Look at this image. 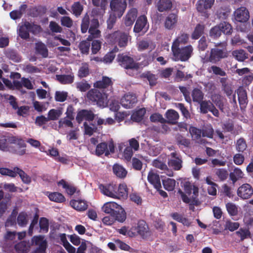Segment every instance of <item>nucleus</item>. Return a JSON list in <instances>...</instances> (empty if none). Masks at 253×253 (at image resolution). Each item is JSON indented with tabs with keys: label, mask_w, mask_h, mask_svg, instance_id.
I'll use <instances>...</instances> for the list:
<instances>
[{
	"label": "nucleus",
	"mask_w": 253,
	"mask_h": 253,
	"mask_svg": "<svg viewBox=\"0 0 253 253\" xmlns=\"http://www.w3.org/2000/svg\"><path fill=\"white\" fill-rule=\"evenodd\" d=\"M227 43L226 42L216 43L215 47L210 50L209 55H205L202 58L203 63L211 62L216 64L220 61L222 59L228 57V53L226 49Z\"/></svg>",
	"instance_id": "f257e3e1"
},
{
	"label": "nucleus",
	"mask_w": 253,
	"mask_h": 253,
	"mask_svg": "<svg viewBox=\"0 0 253 253\" xmlns=\"http://www.w3.org/2000/svg\"><path fill=\"white\" fill-rule=\"evenodd\" d=\"M103 211L110 214L115 220L120 222H124L126 218V212L124 209L115 202H107L102 207Z\"/></svg>",
	"instance_id": "f03ea898"
},
{
	"label": "nucleus",
	"mask_w": 253,
	"mask_h": 253,
	"mask_svg": "<svg viewBox=\"0 0 253 253\" xmlns=\"http://www.w3.org/2000/svg\"><path fill=\"white\" fill-rule=\"evenodd\" d=\"M193 51L191 45L184 47L171 46V51L175 61H186L191 56Z\"/></svg>",
	"instance_id": "7ed1b4c3"
},
{
	"label": "nucleus",
	"mask_w": 253,
	"mask_h": 253,
	"mask_svg": "<svg viewBox=\"0 0 253 253\" xmlns=\"http://www.w3.org/2000/svg\"><path fill=\"white\" fill-rule=\"evenodd\" d=\"M107 96V93H102L96 88L91 89L86 94V98L89 102L100 107L104 106Z\"/></svg>",
	"instance_id": "20e7f679"
},
{
	"label": "nucleus",
	"mask_w": 253,
	"mask_h": 253,
	"mask_svg": "<svg viewBox=\"0 0 253 253\" xmlns=\"http://www.w3.org/2000/svg\"><path fill=\"white\" fill-rule=\"evenodd\" d=\"M15 144L19 148H24L26 146L24 141L14 136L3 135L0 138V149L7 151L9 150V144Z\"/></svg>",
	"instance_id": "39448f33"
},
{
	"label": "nucleus",
	"mask_w": 253,
	"mask_h": 253,
	"mask_svg": "<svg viewBox=\"0 0 253 253\" xmlns=\"http://www.w3.org/2000/svg\"><path fill=\"white\" fill-rule=\"evenodd\" d=\"M117 61L122 67L126 69L137 70L139 68V63L136 62L131 56L124 53L119 54Z\"/></svg>",
	"instance_id": "423d86ee"
},
{
	"label": "nucleus",
	"mask_w": 253,
	"mask_h": 253,
	"mask_svg": "<svg viewBox=\"0 0 253 253\" xmlns=\"http://www.w3.org/2000/svg\"><path fill=\"white\" fill-rule=\"evenodd\" d=\"M115 152V146L112 140L108 143L106 142H101L96 146L95 154L97 156H101L105 154V156H109L110 153H114Z\"/></svg>",
	"instance_id": "0eeeda50"
},
{
	"label": "nucleus",
	"mask_w": 253,
	"mask_h": 253,
	"mask_svg": "<svg viewBox=\"0 0 253 253\" xmlns=\"http://www.w3.org/2000/svg\"><path fill=\"white\" fill-rule=\"evenodd\" d=\"M113 82L111 78L107 76H103L101 80L97 81L93 84V86L96 88L102 89L104 93H107L108 95L113 92Z\"/></svg>",
	"instance_id": "6e6552de"
},
{
	"label": "nucleus",
	"mask_w": 253,
	"mask_h": 253,
	"mask_svg": "<svg viewBox=\"0 0 253 253\" xmlns=\"http://www.w3.org/2000/svg\"><path fill=\"white\" fill-rule=\"evenodd\" d=\"M126 0L118 1H110V6L112 11L117 14L119 18H121L124 14L126 8Z\"/></svg>",
	"instance_id": "1a4fd4ad"
},
{
	"label": "nucleus",
	"mask_w": 253,
	"mask_h": 253,
	"mask_svg": "<svg viewBox=\"0 0 253 253\" xmlns=\"http://www.w3.org/2000/svg\"><path fill=\"white\" fill-rule=\"evenodd\" d=\"M95 118V114L90 110L82 109L79 111L77 115L76 119L79 124H81L83 120L86 121H92Z\"/></svg>",
	"instance_id": "9d476101"
},
{
	"label": "nucleus",
	"mask_w": 253,
	"mask_h": 253,
	"mask_svg": "<svg viewBox=\"0 0 253 253\" xmlns=\"http://www.w3.org/2000/svg\"><path fill=\"white\" fill-rule=\"evenodd\" d=\"M214 0H198L196 4V8L198 11L204 13V16L208 18L209 14L206 10L211 8L214 4Z\"/></svg>",
	"instance_id": "9b49d317"
},
{
	"label": "nucleus",
	"mask_w": 253,
	"mask_h": 253,
	"mask_svg": "<svg viewBox=\"0 0 253 253\" xmlns=\"http://www.w3.org/2000/svg\"><path fill=\"white\" fill-rule=\"evenodd\" d=\"M253 194L252 186L248 183H245L240 186L237 190V195L243 199H248Z\"/></svg>",
	"instance_id": "f8f14e48"
},
{
	"label": "nucleus",
	"mask_w": 253,
	"mask_h": 253,
	"mask_svg": "<svg viewBox=\"0 0 253 253\" xmlns=\"http://www.w3.org/2000/svg\"><path fill=\"white\" fill-rule=\"evenodd\" d=\"M137 102V99L135 94H126L121 100L122 106L126 109L133 108Z\"/></svg>",
	"instance_id": "ddd939ff"
},
{
	"label": "nucleus",
	"mask_w": 253,
	"mask_h": 253,
	"mask_svg": "<svg viewBox=\"0 0 253 253\" xmlns=\"http://www.w3.org/2000/svg\"><path fill=\"white\" fill-rule=\"evenodd\" d=\"M34 241L36 245H39L32 253H46L47 248V242L44 240V237L42 235L34 237Z\"/></svg>",
	"instance_id": "4468645a"
},
{
	"label": "nucleus",
	"mask_w": 253,
	"mask_h": 253,
	"mask_svg": "<svg viewBox=\"0 0 253 253\" xmlns=\"http://www.w3.org/2000/svg\"><path fill=\"white\" fill-rule=\"evenodd\" d=\"M234 15L236 20L240 22H246L250 18L249 12L245 7L237 9Z\"/></svg>",
	"instance_id": "2eb2a0df"
},
{
	"label": "nucleus",
	"mask_w": 253,
	"mask_h": 253,
	"mask_svg": "<svg viewBox=\"0 0 253 253\" xmlns=\"http://www.w3.org/2000/svg\"><path fill=\"white\" fill-rule=\"evenodd\" d=\"M112 38L114 39L118 42V45L121 47L126 46L128 42V35L119 31L114 32L112 36Z\"/></svg>",
	"instance_id": "dca6fc26"
},
{
	"label": "nucleus",
	"mask_w": 253,
	"mask_h": 253,
	"mask_svg": "<svg viewBox=\"0 0 253 253\" xmlns=\"http://www.w3.org/2000/svg\"><path fill=\"white\" fill-rule=\"evenodd\" d=\"M99 188L103 194L111 198H116L117 189L116 185L110 184L105 186L101 184L99 186Z\"/></svg>",
	"instance_id": "f3484780"
},
{
	"label": "nucleus",
	"mask_w": 253,
	"mask_h": 253,
	"mask_svg": "<svg viewBox=\"0 0 253 253\" xmlns=\"http://www.w3.org/2000/svg\"><path fill=\"white\" fill-rule=\"evenodd\" d=\"M177 21V14L174 13H169L165 19L164 26L168 30H172L176 26Z\"/></svg>",
	"instance_id": "a211bd4d"
},
{
	"label": "nucleus",
	"mask_w": 253,
	"mask_h": 253,
	"mask_svg": "<svg viewBox=\"0 0 253 253\" xmlns=\"http://www.w3.org/2000/svg\"><path fill=\"white\" fill-rule=\"evenodd\" d=\"M11 199L9 194L4 196V192L0 190V215L1 216L6 211L7 209V205Z\"/></svg>",
	"instance_id": "6ab92c4d"
},
{
	"label": "nucleus",
	"mask_w": 253,
	"mask_h": 253,
	"mask_svg": "<svg viewBox=\"0 0 253 253\" xmlns=\"http://www.w3.org/2000/svg\"><path fill=\"white\" fill-rule=\"evenodd\" d=\"M148 181L154 186L155 188L159 190L161 188V183L159 175L153 170H150L147 176Z\"/></svg>",
	"instance_id": "aec40b11"
},
{
	"label": "nucleus",
	"mask_w": 253,
	"mask_h": 253,
	"mask_svg": "<svg viewBox=\"0 0 253 253\" xmlns=\"http://www.w3.org/2000/svg\"><path fill=\"white\" fill-rule=\"evenodd\" d=\"M28 10V15L35 18L44 14L46 13V8L45 6L39 5L31 7Z\"/></svg>",
	"instance_id": "412c9836"
},
{
	"label": "nucleus",
	"mask_w": 253,
	"mask_h": 253,
	"mask_svg": "<svg viewBox=\"0 0 253 253\" xmlns=\"http://www.w3.org/2000/svg\"><path fill=\"white\" fill-rule=\"evenodd\" d=\"M147 22V17L145 15L139 16L136 20L135 24L133 31L135 33H139L145 29Z\"/></svg>",
	"instance_id": "4be33fe9"
},
{
	"label": "nucleus",
	"mask_w": 253,
	"mask_h": 253,
	"mask_svg": "<svg viewBox=\"0 0 253 253\" xmlns=\"http://www.w3.org/2000/svg\"><path fill=\"white\" fill-rule=\"evenodd\" d=\"M239 103L241 109L245 108L247 104V95L245 89L243 87H239L237 91Z\"/></svg>",
	"instance_id": "5701e85b"
},
{
	"label": "nucleus",
	"mask_w": 253,
	"mask_h": 253,
	"mask_svg": "<svg viewBox=\"0 0 253 253\" xmlns=\"http://www.w3.org/2000/svg\"><path fill=\"white\" fill-rule=\"evenodd\" d=\"M137 16V10L136 8L130 9L126 16L125 24L126 26L132 25Z\"/></svg>",
	"instance_id": "b1692460"
},
{
	"label": "nucleus",
	"mask_w": 253,
	"mask_h": 253,
	"mask_svg": "<svg viewBox=\"0 0 253 253\" xmlns=\"http://www.w3.org/2000/svg\"><path fill=\"white\" fill-rule=\"evenodd\" d=\"M70 204L72 208L78 211H84L88 207L86 202L83 200H72Z\"/></svg>",
	"instance_id": "393cba45"
},
{
	"label": "nucleus",
	"mask_w": 253,
	"mask_h": 253,
	"mask_svg": "<svg viewBox=\"0 0 253 253\" xmlns=\"http://www.w3.org/2000/svg\"><path fill=\"white\" fill-rule=\"evenodd\" d=\"M166 123L175 125L177 123V121L179 118L178 113L174 110H168L166 113Z\"/></svg>",
	"instance_id": "a878e982"
},
{
	"label": "nucleus",
	"mask_w": 253,
	"mask_h": 253,
	"mask_svg": "<svg viewBox=\"0 0 253 253\" xmlns=\"http://www.w3.org/2000/svg\"><path fill=\"white\" fill-rule=\"evenodd\" d=\"M48 198L51 201L54 202L62 203L66 201V198L64 196L59 192H47V194Z\"/></svg>",
	"instance_id": "bb28decb"
},
{
	"label": "nucleus",
	"mask_w": 253,
	"mask_h": 253,
	"mask_svg": "<svg viewBox=\"0 0 253 253\" xmlns=\"http://www.w3.org/2000/svg\"><path fill=\"white\" fill-rule=\"evenodd\" d=\"M189 40V35L186 33H181L174 40L171 46H180V44H186Z\"/></svg>",
	"instance_id": "cd10ccee"
},
{
	"label": "nucleus",
	"mask_w": 253,
	"mask_h": 253,
	"mask_svg": "<svg viewBox=\"0 0 253 253\" xmlns=\"http://www.w3.org/2000/svg\"><path fill=\"white\" fill-rule=\"evenodd\" d=\"M136 230L138 234L144 237L148 232V225L144 220H139L137 223Z\"/></svg>",
	"instance_id": "c85d7f7f"
},
{
	"label": "nucleus",
	"mask_w": 253,
	"mask_h": 253,
	"mask_svg": "<svg viewBox=\"0 0 253 253\" xmlns=\"http://www.w3.org/2000/svg\"><path fill=\"white\" fill-rule=\"evenodd\" d=\"M235 234L240 238V241H243L246 239L251 238V233L249 229L247 228H240Z\"/></svg>",
	"instance_id": "c756f323"
},
{
	"label": "nucleus",
	"mask_w": 253,
	"mask_h": 253,
	"mask_svg": "<svg viewBox=\"0 0 253 253\" xmlns=\"http://www.w3.org/2000/svg\"><path fill=\"white\" fill-rule=\"evenodd\" d=\"M171 0H159L158 3V10L160 12H164L170 9L172 7Z\"/></svg>",
	"instance_id": "7c9ffc66"
},
{
	"label": "nucleus",
	"mask_w": 253,
	"mask_h": 253,
	"mask_svg": "<svg viewBox=\"0 0 253 253\" xmlns=\"http://www.w3.org/2000/svg\"><path fill=\"white\" fill-rule=\"evenodd\" d=\"M113 170L114 174L118 177L124 178L127 174V171L122 166L115 164L113 167Z\"/></svg>",
	"instance_id": "2f4dec72"
},
{
	"label": "nucleus",
	"mask_w": 253,
	"mask_h": 253,
	"mask_svg": "<svg viewBox=\"0 0 253 253\" xmlns=\"http://www.w3.org/2000/svg\"><path fill=\"white\" fill-rule=\"evenodd\" d=\"M176 141L179 148H188L190 145V140L185 138L181 134H177L176 136Z\"/></svg>",
	"instance_id": "473e14b6"
},
{
	"label": "nucleus",
	"mask_w": 253,
	"mask_h": 253,
	"mask_svg": "<svg viewBox=\"0 0 253 253\" xmlns=\"http://www.w3.org/2000/svg\"><path fill=\"white\" fill-rule=\"evenodd\" d=\"M243 176V171L238 168H235L233 171L229 174L230 179L233 183H235L239 179L242 178Z\"/></svg>",
	"instance_id": "72a5a7b5"
},
{
	"label": "nucleus",
	"mask_w": 253,
	"mask_h": 253,
	"mask_svg": "<svg viewBox=\"0 0 253 253\" xmlns=\"http://www.w3.org/2000/svg\"><path fill=\"white\" fill-rule=\"evenodd\" d=\"M35 49L37 53L41 55L43 57L48 56V50L45 44L42 42L36 43Z\"/></svg>",
	"instance_id": "f704fd0d"
},
{
	"label": "nucleus",
	"mask_w": 253,
	"mask_h": 253,
	"mask_svg": "<svg viewBox=\"0 0 253 253\" xmlns=\"http://www.w3.org/2000/svg\"><path fill=\"white\" fill-rule=\"evenodd\" d=\"M128 189L127 186L125 183L120 184L117 189V197L125 198L127 197Z\"/></svg>",
	"instance_id": "c9c22d12"
},
{
	"label": "nucleus",
	"mask_w": 253,
	"mask_h": 253,
	"mask_svg": "<svg viewBox=\"0 0 253 253\" xmlns=\"http://www.w3.org/2000/svg\"><path fill=\"white\" fill-rule=\"evenodd\" d=\"M233 56L239 61H244L248 58V54L243 49L235 50L232 51Z\"/></svg>",
	"instance_id": "e433bc0d"
},
{
	"label": "nucleus",
	"mask_w": 253,
	"mask_h": 253,
	"mask_svg": "<svg viewBox=\"0 0 253 253\" xmlns=\"http://www.w3.org/2000/svg\"><path fill=\"white\" fill-rule=\"evenodd\" d=\"M145 113V109L140 108L132 113L131 119L134 122H140L143 120Z\"/></svg>",
	"instance_id": "4c0bfd02"
},
{
	"label": "nucleus",
	"mask_w": 253,
	"mask_h": 253,
	"mask_svg": "<svg viewBox=\"0 0 253 253\" xmlns=\"http://www.w3.org/2000/svg\"><path fill=\"white\" fill-rule=\"evenodd\" d=\"M71 10L73 14L78 17L81 15L84 10V6L80 1L74 2L71 6Z\"/></svg>",
	"instance_id": "58836bf2"
},
{
	"label": "nucleus",
	"mask_w": 253,
	"mask_h": 253,
	"mask_svg": "<svg viewBox=\"0 0 253 253\" xmlns=\"http://www.w3.org/2000/svg\"><path fill=\"white\" fill-rule=\"evenodd\" d=\"M204 30L205 26L204 25L198 24L192 34V39L194 40L198 39L204 33Z\"/></svg>",
	"instance_id": "ea45409f"
},
{
	"label": "nucleus",
	"mask_w": 253,
	"mask_h": 253,
	"mask_svg": "<svg viewBox=\"0 0 253 253\" xmlns=\"http://www.w3.org/2000/svg\"><path fill=\"white\" fill-rule=\"evenodd\" d=\"M192 97L194 102L199 103L203 100L204 93L201 89L195 88L192 91Z\"/></svg>",
	"instance_id": "a19ab883"
},
{
	"label": "nucleus",
	"mask_w": 253,
	"mask_h": 253,
	"mask_svg": "<svg viewBox=\"0 0 253 253\" xmlns=\"http://www.w3.org/2000/svg\"><path fill=\"white\" fill-rule=\"evenodd\" d=\"M18 224L21 226H25L28 222V216L27 213L25 211L20 212L17 218Z\"/></svg>",
	"instance_id": "79ce46f5"
},
{
	"label": "nucleus",
	"mask_w": 253,
	"mask_h": 253,
	"mask_svg": "<svg viewBox=\"0 0 253 253\" xmlns=\"http://www.w3.org/2000/svg\"><path fill=\"white\" fill-rule=\"evenodd\" d=\"M57 80L62 84H71L74 81V76L71 75H56Z\"/></svg>",
	"instance_id": "37998d69"
},
{
	"label": "nucleus",
	"mask_w": 253,
	"mask_h": 253,
	"mask_svg": "<svg viewBox=\"0 0 253 253\" xmlns=\"http://www.w3.org/2000/svg\"><path fill=\"white\" fill-rule=\"evenodd\" d=\"M15 169L16 170V176L17 174H18L20 177L22 181L24 183L26 184H29L31 182V177L28 175L22 169L17 167H15Z\"/></svg>",
	"instance_id": "c03bdc74"
},
{
	"label": "nucleus",
	"mask_w": 253,
	"mask_h": 253,
	"mask_svg": "<svg viewBox=\"0 0 253 253\" xmlns=\"http://www.w3.org/2000/svg\"><path fill=\"white\" fill-rule=\"evenodd\" d=\"M26 27L29 29V32L34 35H37L40 33L42 31V28L40 25L35 24L34 23H30L26 21Z\"/></svg>",
	"instance_id": "a18cd8bd"
},
{
	"label": "nucleus",
	"mask_w": 253,
	"mask_h": 253,
	"mask_svg": "<svg viewBox=\"0 0 253 253\" xmlns=\"http://www.w3.org/2000/svg\"><path fill=\"white\" fill-rule=\"evenodd\" d=\"M18 35L22 39L27 40L30 38L29 29L26 27V22L21 26L18 30Z\"/></svg>",
	"instance_id": "49530a36"
},
{
	"label": "nucleus",
	"mask_w": 253,
	"mask_h": 253,
	"mask_svg": "<svg viewBox=\"0 0 253 253\" xmlns=\"http://www.w3.org/2000/svg\"><path fill=\"white\" fill-rule=\"evenodd\" d=\"M200 104L201 112L203 114H206L210 111L211 107H213V103L210 101H202Z\"/></svg>",
	"instance_id": "de8ad7c7"
},
{
	"label": "nucleus",
	"mask_w": 253,
	"mask_h": 253,
	"mask_svg": "<svg viewBox=\"0 0 253 253\" xmlns=\"http://www.w3.org/2000/svg\"><path fill=\"white\" fill-rule=\"evenodd\" d=\"M219 27L221 28V33L226 35H230L232 32V27L230 24L227 22H220L219 24Z\"/></svg>",
	"instance_id": "09e8293b"
},
{
	"label": "nucleus",
	"mask_w": 253,
	"mask_h": 253,
	"mask_svg": "<svg viewBox=\"0 0 253 253\" xmlns=\"http://www.w3.org/2000/svg\"><path fill=\"white\" fill-rule=\"evenodd\" d=\"M209 73H212L213 74L220 76H225L226 75V72L221 68L215 65H212L208 69Z\"/></svg>",
	"instance_id": "8fccbe9b"
},
{
	"label": "nucleus",
	"mask_w": 253,
	"mask_h": 253,
	"mask_svg": "<svg viewBox=\"0 0 253 253\" xmlns=\"http://www.w3.org/2000/svg\"><path fill=\"white\" fill-rule=\"evenodd\" d=\"M175 180L173 179L168 178L166 180H163V184L164 188L168 191H173L175 186Z\"/></svg>",
	"instance_id": "3c124183"
},
{
	"label": "nucleus",
	"mask_w": 253,
	"mask_h": 253,
	"mask_svg": "<svg viewBox=\"0 0 253 253\" xmlns=\"http://www.w3.org/2000/svg\"><path fill=\"white\" fill-rule=\"evenodd\" d=\"M225 206L226 210L230 216H233L237 215L238 207L235 204L229 202L226 204Z\"/></svg>",
	"instance_id": "603ef678"
},
{
	"label": "nucleus",
	"mask_w": 253,
	"mask_h": 253,
	"mask_svg": "<svg viewBox=\"0 0 253 253\" xmlns=\"http://www.w3.org/2000/svg\"><path fill=\"white\" fill-rule=\"evenodd\" d=\"M182 163L181 159H171L169 161L168 165L175 170H178L182 168Z\"/></svg>",
	"instance_id": "864d4df0"
},
{
	"label": "nucleus",
	"mask_w": 253,
	"mask_h": 253,
	"mask_svg": "<svg viewBox=\"0 0 253 253\" xmlns=\"http://www.w3.org/2000/svg\"><path fill=\"white\" fill-rule=\"evenodd\" d=\"M90 46V42L89 41H83L79 45V48L81 52L83 54H88Z\"/></svg>",
	"instance_id": "5fc2aeb1"
},
{
	"label": "nucleus",
	"mask_w": 253,
	"mask_h": 253,
	"mask_svg": "<svg viewBox=\"0 0 253 253\" xmlns=\"http://www.w3.org/2000/svg\"><path fill=\"white\" fill-rule=\"evenodd\" d=\"M214 130L211 125L205 126L202 130V135L203 137L212 138Z\"/></svg>",
	"instance_id": "6e6d98bb"
},
{
	"label": "nucleus",
	"mask_w": 253,
	"mask_h": 253,
	"mask_svg": "<svg viewBox=\"0 0 253 253\" xmlns=\"http://www.w3.org/2000/svg\"><path fill=\"white\" fill-rule=\"evenodd\" d=\"M220 192V195L227 197L229 198H233L234 194L231 190L230 187L228 186L226 184H224L222 186V189Z\"/></svg>",
	"instance_id": "4d7b16f0"
},
{
	"label": "nucleus",
	"mask_w": 253,
	"mask_h": 253,
	"mask_svg": "<svg viewBox=\"0 0 253 253\" xmlns=\"http://www.w3.org/2000/svg\"><path fill=\"white\" fill-rule=\"evenodd\" d=\"M189 132L194 140H198L201 138L202 135V130L195 126H190Z\"/></svg>",
	"instance_id": "13d9d810"
},
{
	"label": "nucleus",
	"mask_w": 253,
	"mask_h": 253,
	"mask_svg": "<svg viewBox=\"0 0 253 253\" xmlns=\"http://www.w3.org/2000/svg\"><path fill=\"white\" fill-rule=\"evenodd\" d=\"M240 226V224L237 222H232L230 220L226 221L225 224V229L229 230L231 232H233L238 229Z\"/></svg>",
	"instance_id": "bf43d9fd"
},
{
	"label": "nucleus",
	"mask_w": 253,
	"mask_h": 253,
	"mask_svg": "<svg viewBox=\"0 0 253 253\" xmlns=\"http://www.w3.org/2000/svg\"><path fill=\"white\" fill-rule=\"evenodd\" d=\"M142 57L144 58V60L141 62V65L144 66H147L154 59V56L151 54V50H150L148 53H143L141 55Z\"/></svg>",
	"instance_id": "052dcab7"
},
{
	"label": "nucleus",
	"mask_w": 253,
	"mask_h": 253,
	"mask_svg": "<svg viewBox=\"0 0 253 253\" xmlns=\"http://www.w3.org/2000/svg\"><path fill=\"white\" fill-rule=\"evenodd\" d=\"M143 77L148 80L149 84L151 86H154L156 84L157 78L155 75L151 73L150 72H148L143 74Z\"/></svg>",
	"instance_id": "680f3d73"
},
{
	"label": "nucleus",
	"mask_w": 253,
	"mask_h": 253,
	"mask_svg": "<svg viewBox=\"0 0 253 253\" xmlns=\"http://www.w3.org/2000/svg\"><path fill=\"white\" fill-rule=\"evenodd\" d=\"M215 174L221 181L226 179L228 176V172L224 169H216L215 171Z\"/></svg>",
	"instance_id": "e2e57ef3"
},
{
	"label": "nucleus",
	"mask_w": 253,
	"mask_h": 253,
	"mask_svg": "<svg viewBox=\"0 0 253 253\" xmlns=\"http://www.w3.org/2000/svg\"><path fill=\"white\" fill-rule=\"evenodd\" d=\"M39 225L41 230L47 233L48 231L49 221L46 217H41L40 219Z\"/></svg>",
	"instance_id": "0e129e2a"
},
{
	"label": "nucleus",
	"mask_w": 253,
	"mask_h": 253,
	"mask_svg": "<svg viewBox=\"0 0 253 253\" xmlns=\"http://www.w3.org/2000/svg\"><path fill=\"white\" fill-rule=\"evenodd\" d=\"M221 35V28L219 25H217L212 27L210 32V36L213 39H216L219 37Z\"/></svg>",
	"instance_id": "69168bd1"
},
{
	"label": "nucleus",
	"mask_w": 253,
	"mask_h": 253,
	"mask_svg": "<svg viewBox=\"0 0 253 253\" xmlns=\"http://www.w3.org/2000/svg\"><path fill=\"white\" fill-rule=\"evenodd\" d=\"M150 120L152 122H159L161 124H165L166 120L165 119L163 116L159 113H154L152 114L150 117Z\"/></svg>",
	"instance_id": "338daca9"
},
{
	"label": "nucleus",
	"mask_w": 253,
	"mask_h": 253,
	"mask_svg": "<svg viewBox=\"0 0 253 253\" xmlns=\"http://www.w3.org/2000/svg\"><path fill=\"white\" fill-rule=\"evenodd\" d=\"M247 147L245 139L243 138L239 139L237 141L236 149L239 152H243Z\"/></svg>",
	"instance_id": "774afa93"
}]
</instances>
